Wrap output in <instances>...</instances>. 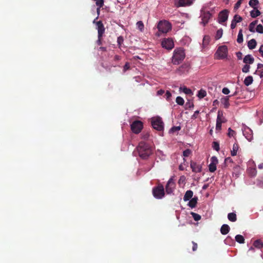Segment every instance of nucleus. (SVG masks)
<instances>
[{
  "instance_id": "f257e3e1",
  "label": "nucleus",
  "mask_w": 263,
  "mask_h": 263,
  "mask_svg": "<svg viewBox=\"0 0 263 263\" xmlns=\"http://www.w3.org/2000/svg\"><path fill=\"white\" fill-rule=\"evenodd\" d=\"M157 28L158 31L156 33L157 36H160L161 34H165L172 29L171 24L166 21H160L158 24Z\"/></svg>"
},
{
  "instance_id": "f03ea898",
  "label": "nucleus",
  "mask_w": 263,
  "mask_h": 263,
  "mask_svg": "<svg viewBox=\"0 0 263 263\" xmlns=\"http://www.w3.org/2000/svg\"><path fill=\"white\" fill-rule=\"evenodd\" d=\"M151 124L153 128L159 132V135L162 136L164 130V123L162 121L161 118L159 116L153 117L152 119Z\"/></svg>"
},
{
  "instance_id": "7ed1b4c3",
  "label": "nucleus",
  "mask_w": 263,
  "mask_h": 263,
  "mask_svg": "<svg viewBox=\"0 0 263 263\" xmlns=\"http://www.w3.org/2000/svg\"><path fill=\"white\" fill-rule=\"evenodd\" d=\"M185 58L184 50L181 48L176 49L174 51V54L172 57V63L175 65H178Z\"/></svg>"
},
{
  "instance_id": "20e7f679",
  "label": "nucleus",
  "mask_w": 263,
  "mask_h": 263,
  "mask_svg": "<svg viewBox=\"0 0 263 263\" xmlns=\"http://www.w3.org/2000/svg\"><path fill=\"white\" fill-rule=\"evenodd\" d=\"M152 194L154 197L157 199H161L165 196V191L163 185L159 184L153 188Z\"/></svg>"
},
{
  "instance_id": "39448f33",
  "label": "nucleus",
  "mask_w": 263,
  "mask_h": 263,
  "mask_svg": "<svg viewBox=\"0 0 263 263\" xmlns=\"http://www.w3.org/2000/svg\"><path fill=\"white\" fill-rule=\"evenodd\" d=\"M228 54V49L227 46L222 45L218 48L215 54V59L218 60H223L227 57Z\"/></svg>"
},
{
  "instance_id": "423d86ee",
  "label": "nucleus",
  "mask_w": 263,
  "mask_h": 263,
  "mask_svg": "<svg viewBox=\"0 0 263 263\" xmlns=\"http://www.w3.org/2000/svg\"><path fill=\"white\" fill-rule=\"evenodd\" d=\"M201 23L205 26L206 24L208 23L209 20L212 16V13H211L209 11L206 10V7L204 6L201 10Z\"/></svg>"
},
{
  "instance_id": "0eeeda50",
  "label": "nucleus",
  "mask_w": 263,
  "mask_h": 263,
  "mask_svg": "<svg viewBox=\"0 0 263 263\" xmlns=\"http://www.w3.org/2000/svg\"><path fill=\"white\" fill-rule=\"evenodd\" d=\"M161 46L163 48L170 50L174 48V42L171 38H165L161 42Z\"/></svg>"
},
{
  "instance_id": "6e6552de",
  "label": "nucleus",
  "mask_w": 263,
  "mask_h": 263,
  "mask_svg": "<svg viewBox=\"0 0 263 263\" xmlns=\"http://www.w3.org/2000/svg\"><path fill=\"white\" fill-rule=\"evenodd\" d=\"M176 187V184L172 178H171L165 185V191L167 194H171L173 193Z\"/></svg>"
},
{
  "instance_id": "1a4fd4ad",
  "label": "nucleus",
  "mask_w": 263,
  "mask_h": 263,
  "mask_svg": "<svg viewBox=\"0 0 263 263\" xmlns=\"http://www.w3.org/2000/svg\"><path fill=\"white\" fill-rule=\"evenodd\" d=\"M229 11L227 9L221 11L218 15V22L222 24L228 20Z\"/></svg>"
},
{
  "instance_id": "9d476101",
  "label": "nucleus",
  "mask_w": 263,
  "mask_h": 263,
  "mask_svg": "<svg viewBox=\"0 0 263 263\" xmlns=\"http://www.w3.org/2000/svg\"><path fill=\"white\" fill-rule=\"evenodd\" d=\"M211 163L209 165L210 172H214L216 170V165L218 163V159L216 157L213 156L211 158Z\"/></svg>"
},
{
  "instance_id": "9b49d317",
  "label": "nucleus",
  "mask_w": 263,
  "mask_h": 263,
  "mask_svg": "<svg viewBox=\"0 0 263 263\" xmlns=\"http://www.w3.org/2000/svg\"><path fill=\"white\" fill-rule=\"evenodd\" d=\"M190 165L192 171L194 173H200L202 171V165L199 163L191 161Z\"/></svg>"
},
{
  "instance_id": "f8f14e48",
  "label": "nucleus",
  "mask_w": 263,
  "mask_h": 263,
  "mask_svg": "<svg viewBox=\"0 0 263 263\" xmlns=\"http://www.w3.org/2000/svg\"><path fill=\"white\" fill-rule=\"evenodd\" d=\"M98 30V35L103 36V34L105 32V28L102 21H99L96 23Z\"/></svg>"
},
{
  "instance_id": "ddd939ff",
  "label": "nucleus",
  "mask_w": 263,
  "mask_h": 263,
  "mask_svg": "<svg viewBox=\"0 0 263 263\" xmlns=\"http://www.w3.org/2000/svg\"><path fill=\"white\" fill-rule=\"evenodd\" d=\"M195 0H179L178 2V6L179 7H187L192 5Z\"/></svg>"
},
{
  "instance_id": "4468645a",
  "label": "nucleus",
  "mask_w": 263,
  "mask_h": 263,
  "mask_svg": "<svg viewBox=\"0 0 263 263\" xmlns=\"http://www.w3.org/2000/svg\"><path fill=\"white\" fill-rule=\"evenodd\" d=\"M226 120L224 119L223 116H217V121H216V129L217 130H219L221 128V124L223 122H225Z\"/></svg>"
},
{
  "instance_id": "2eb2a0df",
  "label": "nucleus",
  "mask_w": 263,
  "mask_h": 263,
  "mask_svg": "<svg viewBox=\"0 0 263 263\" xmlns=\"http://www.w3.org/2000/svg\"><path fill=\"white\" fill-rule=\"evenodd\" d=\"M254 61V58L250 54H248L245 57L243 60V63L249 65L253 63Z\"/></svg>"
},
{
  "instance_id": "dca6fc26",
  "label": "nucleus",
  "mask_w": 263,
  "mask_h": 263,
  "mask_svg": "<svg viewBox=\"0 0 263 263\" xmlns=\"http://www.w3.org/2000/svg\"><path fill=\"white\" fill-rule=\"evenodd\" d=\"M230 230V227L227 224H224L220 228V232L222 235H226L229 232Z\"/></svg>"
},
{
  "instance_id": "f3484780",
  "label": "nucleus",
  "mask_w": 263,
  "mask_h": 263,
  "mask_svg": "<svg viewBox=\"0 0 263 263\" xmlns=\"http://www.w3.org/2000/svg\"><path fill=\"white\" fill-rule=\"evenodd\" d=\"M193 196V192L191 190H187L183 197V200L184 201H188L192 198Z\"/></svg>"
},
{
  "instance_id": "a211bd4d",
  "label": "nucleus",
  "mask_w": 263,
  "mask_h": 263,
  "mask_svg": "<svg viewBox=\"0 0 263 263\" xmlns=\"http://www.w3.org/2000/svg\"><path fill=\"white\" fill-rule=\"evenodd\" d=\"M231 97L230 96L224 97L220 99V102H221V104H222V105L224 106V107L225 108H227L229 106V97Z\"/></svg>"
},
{
  "instance_id": "6ab92c4d",
  "label": "nucleus",
  "mask_w": 263,
  "mask_h": 263,
  "mask_svg": "<svg viewBox=\"0 0 263 263\" xmlns=\"http://www.w3.org/2000/svg\"><path fill=\"white\" fill-rule=\"evenodd\" d=\"M197 200L198 198L197 197H195L194 198H192L190 200L188 205L191 207V208H194L196 207L197 203Z\"/></svg>"
},
{
  "instance_id": "aec40b11",
  "label": "nucleus",
  "mask_w": 263,
  "mask_h": 263,
  "mask_svg": "<svg viewBox=\"0 0 263 263\" xmlns=\"http://www.w3.org/2000/svg\"><path fill=\"white\" fill-rule=\"evenodd\" d=\"M257 42L254 39H251L248 42V47L250 49H253L256 47Z\"/></svg>"
},
{
  "instance_id": "412c9836",
  "label": "nucleus",
  "mask_w": 263,
  "mask_h": 263,
  "mask_svg": "<svg viewBox=\"0 0 263 263\" xmlns=\"http://www.w3.org/2000/svg\"><path fill=\"white\" fill-rule=\"evenodd\" d=\"M238 148H239V145L237 142H235L233 144L232 150L231 152V154L232 156H234L237 155V153L238 150Z\"/></svg>"
},
{
  "instance_id": "4be33fe9",
  "label": "nucleus",
  "mask_w": 263,
  "mask_h": 263,
  "mask_svg": "<svg viewBox=\"0 0 263 263\" xmlns=\"http://www.w3.org/2000/svg\"><path fill=\"white\" fill-rule=\"evenodd\" d=\"M253 81V78L252 76H249L247 77L244 80V84L246 86H248L251 85Z\"/></svg>"
},
{
  "instance_id": "5701e85b",
  "label": "nucleus",
  "mask_w": 263,
  "mask_h": 263,
  "mask_svg": "<svg viewBox=\"0 0 263 263\" xmlns=\"http://www.w3.org/2000/svg\"><path fill=\"white\" fill-rule=\"evenodd\" d=\"M228 219L232 222H235L237 220V216L235 213H230L228 215Z\"/></svg>"
},
{
  "instance_id": "b1692460",
  "label": "nucleus",
  "mask_w": 263,
  "mask_h": 263,
  "mask_svg": "<svg viewBox=\"0 0 263 263\" xmlns=\"http://www.w3.org/2000/svg\"><path fill=\"white\" fill-rule=\"evenodd\" d=\"M253 246L257 249H261L263 247V242L260 239L256 240L253 243Z\"/></svg>"
},
{
  "instance_id": "393cba45",
  "label": "nucleus",
  "mask_w": 263,
  "mask_h": 263,
  "mask_svg": "<svg viewBox=\"0 0 263 263\" xmlns=\"http://www.w3.org/2000/svg\"><path fill=\"white\" fill-rule=\"evenodd\" d=\"M179 89L182 90L184 93L188 95H192L193 94L192 91L191 89L187 88L185 86L180 87Z\"/></svg>"
},
{
  "instance_id": "a878e982",
  "label": "nucleus",
  "mask_w": 263,
  "mask_h": 263,
  "mask_svg": "<svg viewBox=\"0 0 263 263\" xmlns=\"http://www.w3.org/2000/svg\"><path fill=\"white\" fill-rule=\"evenodd\" d=\"M261 14L260 12L256 9H254V10H252L250 12V15L252 17L255 18L257 16L260 15Z\"/></svg>"
},
{
  "instance_id": "bb28decb",
  "label": "nucleus",
  "mask_w": 263,
  "mask_h": 263,
  "mask_svg": "<svg viewBox=\"0 0 263 263\" xmlns=\"http://www.w3.org/2000/svg\"><path fill=\"white\" fill-rule=\"evenodd\" d=\"M243 34H242V30L240 29L239 31L238 34L237 36V42L238 43H241L243 42Z\"/></svg>"
},
{
  "instance_id": "cd10ccee",
  "label": "nucleus",
  "mask_w": 263,
  "mask_h": 263,
  "mask_svg": "<svg viewBox=\"0 0 263 263\" xmlns=\"http://www.w3.org/2000/svg\"><path fill=\"white\" fill-rule=\"evenodd\" d=\"M235 240L239 243H243L245 242V238L241 235H237L235 236Z\"/></svg>"
},
{
  "instance_id": "c85d7f7f",
  "label": "nucleus",
  "mask_w": 263,
  "mask_h": 263,
  "mask_svg": "<svg viewBox=\"0 0 263 263\" xmlns=\"http://www.w3.org/2000/svg\"><path fill=\"white\" fill-rule=\"evenodd\" d=\"M206 95V92L203 89H200L198 91L197 96L199 98L202 99L205 97Z\"/></svg>"
},
{
  "instance_id": "c756f323",
  "label": "nucleus",
  "mask_w": 263,
  "mask_h": 263,
  "mask_svg": "<svg viewBox=\"0 0 263 263\" xmlns=\"http://www.w3.org/2000/svg\"><path fill=\"white\" fill-rule=\"evenodd\" d=\"M222 34H223L222 29L220 28V29H218L217 31L215 36V39L219 40V39H220L222 37Z\"/></svg>"
},
{
  "instance_id": "7c9ffc66",
  "label": "nucleus",
  "mask_w": 263,
  "mask_h": 263,
  "mask_svg": "<svg viewBox=\"0 0 263 263\" xmlns=\"http://www.w3.org/2000/svg\"><path fill=\"white\" fill-rule=\"evenodd\" d=\"M259 3L258 0H250L249 1V5L253 8L254 9H256V6Z\"/></svg>"
},
{
  "instance_id": "2f4dec72",
  "label": "nucleus",
  "mask_w": 263,
  "mask_h": 263,
  "mask_svg": "<svg viewBox=\"0 0 263 263\" xmlns=\"http://www.w3.org/2000/svg\"><path fill=\"white\" fill-rule=\"evenodd\" d=\"M248 171L249 175L252 177L256 176L257 174V171L255 168H250Z\"/></svg>"
},
{
  "instance_id": "473e14b6",
  "label": "nucleus",
  "mask_w": 263,
  "mask_h": 263,
  "mask_svg": "<svg viewBox=\"0 0 263 263\" xmlns=\"http://www.w3.org/2000/svg\"><path fill=\"white\" fill-rule=\"evenodd\" d=\"M210 37L209 36H204L203 39V46H207L209 42H210Z\"/></svg>"
},
{
  "instance_id": "72a5a7b5",
  "label": "nucleus",
  "mask_w": 263,
  "mask_h": 263,
  "mask_svg": "<svg viewBox=\"0 0 263 263\" xmlns=\"http://www.w3.org/2000/svg\"><path fill=\"white\" fill-rule=\"evenodd\" d=\"M191 214L192 215L193 218L195 221H198L201 219V216L197 213L191 212Z\"/></svg>"
},
{
  "instance_id": "f704fd0d",
  "label": "nucleus",
  "mask_w": 263,
  "mask_h": 263,
  "mask_svg": "<svg viewBox=\"0 0 263 263\" xmlns=\"http://www.w3.org/2000/svg\"><path fill=\"white\" fill-rule=\"evenodd\" d=\"M176 102L178 105H182L184 103L183 99L179 96L176 98Z\"/></svg>"
},
{
  "instance_id": "c9c22d12",
  "label": "nucleus",
  "mask_w": 263,
  "mask_h": 263,
  "mask_svg": "<svg viewBox=\"0 0 263 263\" xmlns=\"http://www.w3.org/2000/svg\"><path fill=\"white\" fill-rule=\"evenodd\" d=\"M124 41V39L122 36H119L117 39V43L118 46L119 48H120L122 46V44H123Z\"/></svg>"
},
{
  "instance_id": "e433bc0d",
  "label": "nucleus",
  "mask_w": 263,
  "mask_h": 263,
  "mask_svg": "<svg viewBox=\"0 0 263 263\" xmlns=\"http://www.w3.org/2000/svg\"><path fill=\"white\" fill-rule=\"evenodd\" d=\"M212 147L214 149L216 150L217 152H218L220 149L219 144L218 142L214 141L213 142Z\"/></svg>"
},
{
  "instance_id": "4c0bfd02",
  "label": "nucleus",
  "mask_w": 263,
  "mask_h": 263,
  "mask_svg": "<svg viewBox=\"0 0 263 263\" xmlns=\"http://www.w3.org/2000/svg\"><path fill=\"white\" fill-rule=\"evenodd\" d=\"M137 26L141 31H142L143 30L144 24L142 21H138L137 23Z\"/></svg>"
},
{
  "instance_id": "58836bf2",
  "label": "nucleus",
  "mask_w": 263,
  "mask_h": 263,
  "mask_svg": "<svg viewBox=\"0 0 263 263\" xmlns=\"http://www.w3.org/2000/svg\"><path fill=\"white\" fill-rule=\"evenodd\" d=\"M233 20H234L235 22H236L237 23L241 22L242 20V18L240 16L236 14L234 15Z\"/></svg>"
},
{
  "instance_id": "ea45409f",
  "label": "nucleus",
  "mask_w": 263,
  "mask_h": 263,
  "mask_svg": "<svg viewBox=\"0 0 263 263\" xmlns=\"http://www.w3.org/2000/svg\"><path fill=\"white\" fill-rule=\"evenodd\" d=\"M256 31L259 33H263V26L261 24H259L256 28Z\"/></svg>"
},
{
  "instance_id": "a19ab883",
  "label": "nucleus",
  "mask_w": 263,
  "mask_h": 263,
  "mask_svg": "<svg viewBox=\"0 0 263 263\" xmlns=\"http://www.w3.org/2000/svg\"><path fill=\"white\" fill-rule=\"evenodd\" d=\"M191 153H192V151L191 149H186L183 152V156L184 157H189L191 155Z\"/></svg>"
},
{
  "instance_id": "79ce46f5",
  "label": "nucleus",
  "mask_w": 263,
  "mask_h": 263,
  "mask_svg": "<svg viewBox=\"0 0 263 263\" xmlns=\"http://www.w3.org/2000/svg\"><path fill=\"white\" fill-rule=\"evenodd\" d=\"M180 129L181 127L180 126H173L171 128L170 132L173 133L180 130Z\"/></svg>"
},
{
  "instance_id": "37998d69",
  "label": "nucleus",
  "mask_w": 263,
  "mask_h": 263,
  "mask_svg": "<svg viewBox=\"0 0 263 263\" xmlns=\"http://www.w3.org/2000/svg\"><path fill=\"white\" fill-rule=\"evenodd\" d=\"M250 66L249 65L246 64L243 66V68H242V71L244 73H247L249 71Z\"/></svg>"
},
{
  "instance_id": "c03bdc74",
  "label": "nucleus",
  "mask_w": 263,
  "mask_h": 263,
  "mask_svg": "<svg viewBox=\"0 0 263 263\" xmlns=\"http://www.w3.org/2000/svg\"><path fill=\"white\" fill-rule=\"evenodd\" d=\"M171 97H172L171 93L169 91L167 90L164 95L165 98L166 99V100L167 101H169L171 100Z\"/></svg>"
},
{
  "instance_id": "a18cd8bd",
  "label": "nucleus",
  "mask_w": 263,
  "mask_h": 263,
  "mask_svg": "<svg viewBox=\"0 0 263 263\" xmlns=\"http://www.w3.org/2000/svg\"><path fill=\"white\" fill-rule=\"evenodd\" d=\"M96 1V4L97 7H102L104 5V0H97Z\"/></svg>"
},
{
  "instance_id": "49530a36",
  "label": "nucleus",
  "mask_w": 263,
  "mask_h": 263,
  "mask_svg": "<svg viewBox=\"0 0 263 263\" xmlns=\"http://www.w3.org/2000/svg\"><path fill=\"white\" fill-rule=\"evenodd\" d=\"M185 106V108L187 109V108H191L193 107L194 105H193V103L192 102L189 101L186 103Z\"/></svg>"
},
{
  "instance_id": "de8ad7c7",
  "label": "nucleus",
  "mask_w": 263,
  "mask_h": 263,
  "mask_svg": "<svg viewBox=\"0 0 263 263\" xmlns=\"http://www.w3.org/2000/svg\"><path fill=\"white\" fill-rule=\"evenodd\" d=\"M130 69V64L128 62H126L123 67L124 72Z\"/></svg>"
},
{
  "instance_id": "09e8293b",
  "label": "nucleus",
  "mask_w": 263,
  "mask_h": 263,
  "mask_svg": "<svg viewBox=\"0 0 263 263\" xmlns=\"http://www.w3.org/2000/svg\"><path fill=\"white\" fill-rule=\"evenodd\" d=\"M241 4V0H238L237 3L235 4V6H234V9L235 10H237L238 9L239 7L240 6V5Z\"/></svg>"
},
{
  "instance_id": "8fccbe9b",
  "label": "nucleus",
  "mask_w": 263,
  "mask_h": 263,
  "mask_svg": "<svg viewBox=\"0 0 263 263\" xmlns=\"http://www.w3.org/2000/svg\"><path fill=\"white\" fill-rule=\"evenodd\" d=\"M255 26H254L253 24L250 23L249 26V31L251 32H254L255 31Z\"/></svg>"
},
{
  "instance_id": "3c124183",
  "label": "nucleus",
  "mask_w": 263,
  "mask_h": 263,
  "mask_svg": "<svg viewBox=\"0 0 263 263\" xmlns=\"http://www.w3.org/2000/svg\"><path fill=\"white\" fill-rule=\"evenodd\" d=\"M183 69H186L187 71L188 69H189L188 66L187 65H185H185H182L181 66H180L178 70L179 71H181L182 72L183 71L182 70Z\"/></svg>"
},
{
  "instance_id": "603ef678",
  "label": "nucleus",
  "mask_w": 263,
  "mask_h": 263,
  "mask_svg": "<svg viewBox=\"0 0 263 263\" xmlns=\"http://www.w3.org/2000/svg\"><path fill=\"white\" fill-rule=\"evenodd\" d=\"M228 136L229 137L233 136L234 134H235V132L234 130H232L231 128H229L228 129Z\"/></svg>"
},
{
  "instance_id": "864d4df0",
  "label": "nucleus",
  "mask_w": 263,
  "mask_h": 263,
  "mask_svg": "<svg viewBox=\"0 0 263 263\" xmlns=\"http://www.w3.org/2000/svg\"><path fill=\"white\" fill-rule=\"evenodd\" d=\"M233 160L230 157H228V158H226L225 159V160H224V163L226 164H228V163H233Z\"/></svg>"
},
{
  "instance_id": "5fc2aeb1",
  "label": "nucleus",
  "mask_w": 263,
  "mask_h": 263,
  "mask_svg": "<svg viewBox=\"0 0 263 263\" xmlns=\"http://www.w3.org/2000/svg\"><path fill=\"white\" fill-rule=\"evenodd\" d=\"M236 24H237V23L236 22H235L234 20L233 19L231 22V28L232 29H234L236 26Z\"/></svg>"
},
{
  "instance_id": "6e6d98bb",
  "label": "nucleus",
  "mask_w": 263,
  "mask_h": 263,
  "mask_svg": "<svg viewBox=\"0 0 263 263\" xmlns=\"http://www.w3.org/2000/svg\"><path fill=\"white\" fill-rule=\"evenodd\" d=\"M192 244H193V247H192L193 251H196L197 249V248H198V245H197V243L195 242L194 241H192Z\"/></svg>"
},
{
  "instance_id": "4d7b16f0",
  "label": "nucleus",
  "mask_w": 263,
  "mask_h": 263,
  "mask_svg": "<svg viewBox=\"0 0 263 263\" xmlns=\"http://www.w3.org/2000/svg\"><path fill=\"white\" fill-rule=\"evenodd\" d=\"M102 36H100L99 37L98 35V40L97 41V45H102Z\"/></svg>"
},
{
  "instance_id": "13d9d810",
  "label": "nucleus",
  "mask_w": 263,
  "mask_h": 263,
  "mask_svg": "<svg viewBox=\"0 0 263 263\" xmlns=\"http://www.w3.org/2000/svg\"><path fill=\"white\" fill-rule=\"evenodd\" d=\"M222 92L225 95H228L230 93V90L228 88L224 87L222 89Z\"/></svg>"
},
{
  "instance_id": "bf43d9fd",
  "label": "nucleus",
  "mask_w": 263,
  "mask_h": 263,
  "mask_svg": "<svg viewBox=\"0 0 263 263\" xmlns=\"http://www.w3.org/2000/svg\"><path fill=\"white\" fill-rule=\"evenodd\" d=\"M164 93V90H163L162 89H160V90H158L157 92V94L158 96H161Z\"/></svg>"
},
{
  "instance_id": "052dcab7",
  "label": "nucleus",
  "mask_w": 263,
  "mask_h": 263,
  "mask_svg": "<svg viewBox=\"0 0 263 263\" xmlns=\"http://www.w3.org/2000/svg\"><path fill=\"white\" fill-rule=\"evenodd\" d=\"M121 60V57L118 55H116L114 58V60L115 61H118Z\"/></svg>"
},
{
  "instance_id": "680f3d73",
  "label": "nucleus",
  "mask_w": 263,
  "mask_h": 263,
  "mask_svg": "<svg viewBox=\"0 0 263 263\" xmlns=\"http://www.w3.org/2000/svg\"><path fill=\"white\" fill-rule=\"evenodd\" d=\"M259 52L261 54V55L263 57V44L260 46L259 49Z\"/></svg>"
},
{
  "instance_id": "e2e57ef3",
  "label": "nucleus",
  "mask_w": 263,
  "mask_h": 263,
  "mask_svg": "<svg viewBox=\"0 0 263 263\" xmlns=\"http://www.w3.org/2000/svg\"><path fill=\"white\" fill-rule=\"evenodd\" d=\"M257 69H262V70H263V64H260V63L258 64V65H257Z\"/></svg>"
},
{
  "instance_id": "0e129e2a",
  "label": "nucleus",
  "mask_w": 263,
  "mask_h": 263,
  "mask_svg": "<svg viewBox=\"0 0 263 263\" xmlns=\"http://www.w3.org/2000/svg\"><path fill=\"white\" fill-rule=\"evenodd\" d=\"M241 55H242V54L240 52H238L237 53V57L239 59H241Z\"/></svg>"
},
{
  "instance_id": "69168bd1",
  "label": "nucleus",
  "mask_w": 263,
  "mask_h": 263,
  "mask_svg": "<svg viewBox=\"0 0 263 263\" xmlns=\"http://www.w3.org/2000/svg\"><path fill=\"white\" fill-rule=\"evenodd\" d=\"M99 49L103 51H106V48L104 47H100L99 48Z\"/></svg>"
},
{
  "instance_id": "338daca9",
  "label": "nucleus",
  "mask_w": 263,
  "mask_h": 263,
  "mask_svg": "<svg viewBox=\"0 0 263 263\" xmlns=\"http://www.w3.org/2000/svg\"><path fill=\"white\" fill-rule=\"evenodd\" d=\"M257 22H258V21L257 20H256V21H254L251 22V23L252 24H253L254 26H256V24H257Z\"/></svg>"
},
{
  "instance_id": "774afa93",
  "label": "nucleus",
  "mask_w": 263,
  "mask_h": 263,
  "mask_svg": "<svg viewBox=\"0 0 263 263\" xmlns=\"http://www.w3.org/2000/svg\"><path fill=\"white\" fill-rule=\"evenodd\" d=\"M257 22H258V21L257 20H256V21H254L251 22V23L252 24H253L254 26H256V24H257Z\"/></svg>"
}]
</instances>
